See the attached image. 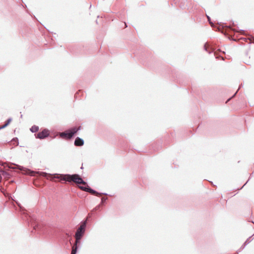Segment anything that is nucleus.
Masks as SVG:
<instances>
[{
	"mask_svg": "<svg viewBox=\"0 0 254 254\" xmlns=\"http://www.w3.org/2000/svg\"><path fill=\"white\" fill-rule=\"evenodd\" d=\"M14 167L10 166V167H9V168H11V169L18 168L19 169H20L21 171H25V173H26V174H29L31 176H35L36 174L38 173L37 172H33V171H30L29 170H27L26 169L24 168L23 167H21V166H19L18 165H14Z\"/></svg>",
	"mask_w": 254,
	"mask_h": 254,
	"instance_id": "5",
	"label": "nucleus"
},
{
	"mask_svg": "<svg viewBox=\"0 0 254 254\" xmlns=\"http://www.w3.org/2000/svg\"><path fill=\"white\" fill-rule=\"evenodd\" d=\"M54 177L57 179H59L61 181H65L68 182H73L77 184L87 185L86 183L83 181L82 179L77 174H56Z\"/></svg>",
	"mask_w": 254,
	"mask_h": 254,
	"instance_id": "1",
	"label": "nucleus"
},
{
	"mask_svg": "<svg viewBox=\"0 0 254 254\" xmlns=\"http://www.w3.org/2000/svg\"><path fill=\"white\" fill-rule=\"evenodd\" d=\"M125 27H126L127 26V24L126 23H125Z\"/></svg>",
	"mask_w": 254,
	"mask_h": 254,
	"instance_id": "17",
	"label": "nucleus"
},
{
	"mask_svg": "<svg viewBox=\"0 0 254 254\" xmlns=\"http://www.w3.org/2000/svg\"><path fill=\"white\" fill-rule=\"evenodd\" d=\"M88 186L87 185V187H83V186H79V188L82 190H84V191H87V188H88Z\"/></svg>",
	"mask_w": 254,
	"mask_h": 254,
	"instance_id": "13",
	"label": "nucleus"
},
{
	"mask_svg": "<svg viewBox=\"0 0 254 254\" xmlns=\"http://www.w3.org/2000/svg\"><path fill=\"white\" fill-rule=\"evenodd\" d=\"M2 177H3L4 179H7L9 177V174L7 173V175L2 176Z\"/></svg>",
	"mask_w": 254,
	"mask_h": 254,
	"instance_id": "14",
	"label": "nucleus"
},
{
	"mask_svg": "<svg viewBox=\"0 0 254 254\" xmlns=\"http://www.w3.org/2000/svg\"><path fill=\"white\" fill-rule=\"evenodd\" d=\"M6 175H7V172H4L2 170H0V183L2 182V176H4Z\"/></svg>",
	"mask_w": 254,
	"mask_h": 254,
	"instance_id": "11",
	"label": "nucleus"
},
{
	"mask_svg": "<svg viewBox=\"0 0 254 254\" xmlns=\"http://www.w3.org/2000/svg\"><path fill=\"white\" fill-rule=\"evenodd\" d=\"M86 227V222H84L80 226V227L77 230L75 234L76 241L74 245L72 248V251L71 254H76L77 251V245L79 243V241L81 239L85 231Z\"/></svg>",
	"mask_w": 254,
	"mask_h": 254,
	"instance_id": "2",
	"label": "nucleus"
},
{
	"mask_svg": "<svg viewBox=\"0 0 254 254\" xmlns=\"http://www.w3.org/2000/svg\"><path fill=\"white\" fill-rule=\"evenodd\" d=\"M84 144L83 140L79 137H77L74 141V145L77 146H80Z\"/></svg>",
	"mask_w": 254,
	"mask_h": 254,
	"instance_id": "6",
	"label": "nucleus"
},
{
	"mask_svg": "<svg viewBox=\"0 0 254 254\" xmlns=\"http://www.w3.org/2000/svg\"><path fill=\"white\" fill-rule=\"evenodd\" d=\"M38 129H39V127L37 126H33L30 130H31V131L33 132H36L38 130Z\"/></svg>",
	"mask_w": 254,
	"mask_h": 254,
	"instance_id": "12",
	"label": "nucleus"
},
{
	"mask_svg": "<svg viewBox=\"0 0 254 254\" xmlns=\"http://www.w3.org/2000/svg\"><path fill=\"white\" fill-rule=\"evenodd\" d=\"M55 175L56 174L52 175L51 174H47L45 172H41L40 173V175H41L43 177H45L47 178V179H53V178H55L54 177Z\"/></svg>",
	"mask_w": 254,
	"mask_h": 254,
	"instance_id": "8",
	"label": "nucleus"
},
{
	"mask_svg": "<svg viewBox=\"0 0 254 254\" xmlns=\"http://www.w3.org/2000/svg\"><path fill=\"white\" fill-rule=\"evenodd\" d=\"M207 18H208V20L209 21V22H210V17L209 16H207Z\"/></svg>",
	"mask_w": 254,
	"mask_h": 254,
	"instance_id": "16",
	"label": "nucleus"
},
{
	"mask_svg": "<svg viewBox=\"0 0 254 254\" xmlns=\"http://www.w3.org/2000/svg\"><path fill=\"white\" fill-rule=\"evenodd\" d=\"M11 122V119H8L5 122V124L3 125L0 126V129L3 128L5 127H7L10 124V123Z\"/></svg>",
	"mask_w": 254,
	"mask_h": 254,
	"instance_id": "9",
	"label": "nucleus"
},
{
	"mask_svg": "<svg viewBox=\"0 0 254 254\" xmlns=\"http://www.w3.org/2000/svg\"><path fill=\"white\" fill-rule=\"evenodd\" d=\"M86 191L92 194L98 195L99 194L98 192H97L96 191L93 190L92 189L90 188L89 187H88Z\"/></svg>",
	"mask_w": 254,
	"mask_h": 254,
	"instance_id": "10",
	"label": "nucleus"
},
{
	"mask_svg": "<svg viewBox=\"0 0 254 254\" xmlns=\"http://www.w3.org/2000/svg\"><path fill=\"white\" fill-rule=\"evenodd\" d=\"M79 128V127H73L69 130L68 132L62 133L61 135L62 137H64L65 138L69 139L71 138L75 133L77 132Z\"/></svg>",
	"mask_w": 254,
	"mask_h": 254,
	"instance_id": "3",
	"label": "nucleus"
},
{
	"mask_svg": "<svg viewBox=\"0 0 254 254\" xmlns=\"http://www.w3.org/2000/svg\"><path fill=\"white\" fill-rule=\"evenodd\" d=\"M209 23L210 24V25H211V26H213V24L212 23V22L211 21H210Z\"/></svg>",
	"mask_w": 254,
	"mask_h": 254,
	"instance_id": "15",
	"label": "nucleus"
},
{
	"mask_svg": "<svg viewBox=\"0 0 254 254\" xmlns=\"http://www.w3.org/2000/svg\"><path fill=\"white\" fill-rule=\"evenodd\" d=\"M49 135V131L44 129L42 131L38 132L36 135V137L40 139H44Z\"/></svg>",
	"mask_w": 254,
	"mask_h": 254,
	"instance_id": "4",
	"label": "nucleus"
},
{
	"mask_svg": "<svg viewBox=\"0 0 254 254\" xmlns=\"http://www.w3.org/2000/svg\"><path fill=\"white\" fill-rule=\"evenodd\" d=\"M44 227V224L41 222H38L33 226L34 229L39 230H41Z\"/></svg>",
	"mask_w": 254,
	"mask_h": 254,
	"instance_id": "7",
	"label": "nucleus"
}]
</instances>
